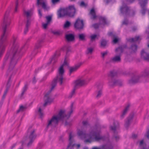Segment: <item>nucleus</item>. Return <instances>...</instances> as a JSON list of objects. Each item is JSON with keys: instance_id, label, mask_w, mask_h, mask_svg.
<instances>
[{"instance_id": "c756f323", "label": "nucleus", "mask_w": 149, "mask_h": 149, "mask_svg": "<svg viewBox=\"0 0 149 149\" xmlns=\"http://www.w3.org/2000/svg\"><path fill=\"white\" fill-rule=\"evenodd\" d=\"M4 50V45L2 44H0V57L2 55Z\"/></svg>"}, {"instance_id": "f257e3e1", "label": "nucleus", "mask_w": 149, "mask_h": 149, "mask_svg": "<svg viewBox=\"0 0 149 149\" xmlns=\"http://www.w3.org/2000/svg\"><path fill=\"white\" fill-rule=\"evenodd\" d=\"M13 46L9 52L8 53L5 57L3 63L6 61H10L9 69L14 68L17 62V57L23 47L22 45H20L16 41V38L13 37L12 41Z\"/></svg>"}, {"instance_id": "39448f33", "label": "nucleus", "mask_w": 149, "mask_h": 149, "mask_svg": "<svg viewBox=\"0 0 149 149\" xmlns=\"http://www.w3.org/2000/svg\"><path fill=\"white\" fill-rule=\"evenodd\" d=\"M36 137L35 130L31 127H29L26 136L23 138L22 141V144H27L28 146H30Z\"/></svg>"}, {"instance_id": "49530a36", "label": "nucleus", "mask_w": 149, "mask_h": 149, "mask_svg": "<svg viewBox=\"0 0 149 149\" xmlns=\"http://www.w3.org/2000/svg\"><path fill=\"white\" fill-rule=\"evenodd\" d=\"M97 35L95 34L92 35L91 36V40L93 41L94 40L95 38L96 37Z\"/></svg>"}, {"instance_id": "423d86ee", "label": "nucleus", "mask_w": 149, "mask_h": 149, "mask_svg": "<svg viewBox=\"0 0 149 149\" xmlns=\"http://www.w3.org/2000/svg\"><path fill=\"white\" fill-rule=\"evenodd\" d=\"M56 85V79H54L52 82L51 87L50 90L47 92H46L44 97V100L45 103L43 105L44 107H45L47 105L52 102L53 99L50 98L49 95L50 93L54 88Z\"/></svg>"}, {"instance_id": "72a5a7b5", "label": "nucleus", "mask_w": 149, "mask_h": 149, "mask_svg": "<svg viewBox=\"0 0 149 149\" xmlns=\"http://www.w3.org/2000/svg\"><path fill=\"white\" fill-rule=\"evenodd\" d=\"M123 49L122 47H119L116 49V52L120 55L123 52Z\"/></svg>"}, {"instance_id": "79ce46f5", "label": "nucleus", "mask_w": 149, "mask_h": 149, "mask_svg": "<svg viewBox=\"0 0 149 149\" xmlns=\"http://www.w3.org/2000/svg\"><path fill=\"white\" fill-rule=\"evenodd\" d=\"M93 51V49L92 48H88L87 49V53L88 54H91Z\"/></svg>"}, {"instance_id": "dca6fc26", "label": "nucleus", "mask_w": 149, "mask_h": 149, "mask_svg": "<svg viewBox=\"0 0 149 149\" xmlns=\"http://www.w3.org/2000/svg\"><path fill=\"white\" fill-rule=\"evenodd\" d=\"M65 38L67 41L68 42H72L74 40V36L72 34H66Z\"/></svg>"}, {"instance_id": "7ed1b4c3", "label": "nucleus", "mask_w": 149, "mask_h": 149, "mask_svg": "<svg viewBox=\"0 0 149 149\" xmlns=\"http://www.w3.org/2000/svg\"><path fill=\"white\" fill-rule=\"evenodd\" d=\"M10 10V9L9 8L6 12L4 16L3 22L1 26L3 33L1 36L0 44H2L4 45V50L6 45L4 43V42L6 40L7 37V34L6 32V29L9 26L11 22L10 18L8 17V15Z\"/></svg>"}, {"instance_id": "20e7f679", "label": "nucleus", "mask_w": 149, "mask_h": 149, "mask_svg": "<svg viewBox=\"0 0 149 149\" xmlns=\"http://www.w3.org/2000/svg\"><path fill=\"white\" fill-rule=\"evenodd\" d=\"M58 12V18L66 16L73 17L76 13V9L74 6L71 5L65 8H61Z\"/></svg>"}, {"instance_id": "a878e982", "label": "nucleus", "mask_w": 149, "mask_h": 149, "mask_svg": "<svg viewBox=\"0 0 149 149\" xmlns=\"http://www.w3.org/2000/svg\"><path fill=\"white\" fill-rule=\"evenodd\" d=\"M92 149H112V148L108 147L106 145H104L100 147H93Z\"/></svg>"}, {"instance_id": "f8f14e48", "label": "nucleus", "mask_w": 149, "mask_h": 149, "mask_svg": "<svg viewBox=\"0 0 149 149\" xmlns=\"http://www.w3.org/2000/svg\"><path fill=\"white\" fill-rule=\"evenodd\" d=\"M120 10L121 14L123 15H127L129 13V8L126 5H123L120 7Z\"/></svg>"}, {"instance_id": "09e8293b", "label": "nucleus", "mask_w": 149, "mask_h": 149, "mask_svg": "<svg viewBox=\"0 0 149 149\" xmlns=\"http://www.w3.org/2000/svg\"><path fill=\"white\" fill-rule=\"evenodd\" d=\"M15 2V12H16L17 11V9L18 7V3L17 2V0H16Z\"/></svg>"}, {"instance_id": "052dcab7", "label": "nucleus", "mask_w": 149, "mask_h": 149, "mask_svg": "<svg viewBox=\"0 0 149 149\" xmlns=\"http://www.w3.org/2000/svg\"><path fill=\"white\" fill-rule=\"evenodd\" d=\"M104 1L106 3H108L109 2L111 1V0H104Z\"/></svg>"}, {"instance_id": "bb28decb", "label": "nucleus", "mask_w": 149, "mask_h": 149, "mask_svg": "<svg viewBox=\"0 0 149 149\" xmlns=\"http://www.w3.org/2000/svg\"><path fill=\"white\" fill-rule=\"evenodd\" d=\"M130 105H128L125 108L124 110H123L122 114L121 116V117L123 118L124 116L127 113V111L128 110Z\"/></svg>"}, {"instance_id": "b1692460", "label": "nucleus", "mask_w": 149, "mask_h": 149, "mask_svg": "<svg viewBox=\"0 0 149 149\" xmlns=\"http://www.w3.org/2000/svg\"><path fill=\"white\" fill-rule=\"evenodd\" d=\"M112 60L114 62H120V55L116 56L113 58Z\"/></svg>"}, {"instance_id": "a19ab883", "label": "nucleus", "mask_w": 149, "mask_h": 149, "mask_svg": "<svg viewBox=\"0 0 149 149\" xmlns=\"http://www.w3.org/2000/svg\"><path fill=\"white\" fill-rule=\"evenodd\" d=\"M107 44V42L106 41L104 40H102L101 42V45L102 47H104Z\"/></svg>"}, {"instance_id": "a18cd8bd", "label": "nucleus", "mask_w": 149, "mask_h": 149, "mask_svg": "<svg viewBox=\"0 0 149 149\" xmlns=\"http://www.w3.org/2000/svg\"><path fill=\"white\" fill-rule=\"evenodd\" d=\"M70 23L69 22L67 21L64 25V27L65 28L68 27L70 26Z\"/></svg>"}, {"instance_id": "412c9836", "label": "nucleus", "mask_w": 149, "mask_h": 149, "mask_svg": "<svg viewBox=\"0 0 149 149\" xmlns=\"http://www.w3.org/2000/svg\"><path fill=\"white\" fill-rule=\"evenodd\" d=\"M119 127V124L118 122L114 123V127L111 126L110 128L111 130L113 131L114 133H115V130L117 129Z\"/></svg>"}, {"instance_id": "c03bdc74", "label": "nucleus", "mask_w": 149, "mask_h": 149, "mask_svg": "<svg viewBox=\"0 0 149 149\" xmlns=\"http://www.w3.org/2000/svg\"><path fill=\"white\" fill-rule=\"evenodd\" d=\"M25 109L24 107L23 106H21L20 107L19 109L17 111V112H19L20 111H22L24 110Z\"/></svg>"}, {"instance_id": "e2e57ef3", "label": "nucleus", "mask_w": 149, "mask_h": 149, "mask_svg": "<svg viewBox=\"0 0 149 149\" xmlns=\"http://www.w3.org/2000/svg\"><path fill=\"white\" fill-rule=\"evenodd\" d=\"M39 14L40 16V17H41L42 16V14L41 13V11L40 10H38Z\"/></svg>"}, {"instance_id": "c85d7f7f", "label": "nucleus", "mask_w": 149, "mask_h": 149, "mask_svg": "<svg viewBox=\"0 0 149 149\" xmlns=\"http://www.w3.org/2000/svg\"><path fill=\"white\" fill-rule=\"evenodd\" d=\"M133 117V116H131L127 119V120L126 121L125 125L126 127H127L130 124L131 120H132Z\"/></svg>"}, {"instance_id": "bf43d9fd", "label": "nucleus", "mask_w": 149, "mask_h": 149, "mask_svg": "<svg viewBox=\"0 0 149 149\" xmlns=\"http://www.w3.org/2000/svg\"><path fill=\"white\" fill-rule=\"evenodd\" d=\"M114 138H115V139H116V141H117L119 139V136H118V135H117V136H115Z\"/></svg>"}, {"instance_id": "a211bd4d", "label": "nucleus", "mask_w": 149, "mask_h": 149, "mask_svg": "<svg viewBox=\"0 0 149 149\" xmlns=\"http://www.w3.org/2000/svg\"><path fill=\"white\" fill-rule=\"evenodd\" d=\"M146 145L144 143L143 140H142L139 142V147L141 149H149V146L146 148Z\"/></svg>"}, {"instance_id": "5701e85b", "label": "nucleus", "mask_w": 149, "mask_h": 149, "mask_svg": "<svg viewBox=\"0 0 149 149\" xmlns=\"http://www.w3.org/2000/svg\"><path fill=\"white\" fill-rule=\"evenodd\" d=\"M31 20L30 19H28L27 20V23L26 24V28L24 29V33L26 34V33L28 32V27L29 26L30 24Z\"/></svg>"}, {"instance_id": "4d7b16f0", "label": "nucleus", "mask_w": 149, "mask_h": 149, "mask_svg": "<svg viewBox=\"0 0 149 149\" xmlns=\"http://www.w3.org/2000/svg\"><path fill=\"white\" fill-rule=\"evenodd\" d=\"M118 41V40L117 38H115L113 40V42L115 43H116Z\"/></svg>"}, {"instance_id": "4468645a", "label": "nucleus", "mask_w": 149, "mask_h": 149, "mask_svg": "<svg viewBox=\"0 0 149 149\" xmlns=\"http://www.w3.org/2000/svg\"><path fill=\"white\" fill-rule=\"evenodd\" d=\"M73 137L72 133H70L69 135V143L67 149H74L73 147L75 144L74 143V141L72 139Z\"/></svg>"}, {"instance_id": "1a4fd4ad", "label": "nucleus", "mask_w": 149, "mask_h": 149, "mask_svg": "<svg viewBox=\"0 0 149 149\" xmlns=\"http://www.w3.org/2000/svg\"><path fill=\"white\" fill-rule=\"evenodd\" d=\"M56 126V116H53L51 119L47 121V128L48 129H55Z\"/></svg>"}, {"instance_id": "e433bc0d", "label": "nucleus", "mask_w": 149, "mask_h": 149, "mask_svg": "<svg viewBox=\"0 0 149 149\" xmlns=\"http://www.w3.org/2000/svg\"><path fill=\"white\" fill-rule=\"evenodd\" d=\"M116 74V73L115 72L113 71H111L109 75V76L111 77H112L115 76Z\"/></svg>"}, {"instance_id": "2f4dec72", "label": "nucleus", "mask_w": 149, "mask_h": 149, "mask_svg": "<svg viewBox=\"0 0 149 149\" xmlns=\"http://www.w3.org/2000/svg\"><path fill=\"white\" fill-rule=\"evenodd\" d=\"M99 19L100 21L102 22L104 25L106 24H107L106 19L104 17H100Z\"/></svg>"}, {"instance_id": "3c124183", "label": "nucleus", "mask_w": 149, "mask_h": 149, "mask_svg": "<svg viewBox=\"0 0 149 149\" xmlns=\"http://www.w3.org/2000/svg\"><path fill=\"white\" fill-rule=\"evenodd\" d=\"M101 94H102L101 91V90L99 91L98 92L96 97L97 98L100 97Z\"/></svg>"}, {"instance_id": "6ab92c4d", "label": "nucleus", "mask_w": 149, "mask_h": 149, "mask_svg": "<svg viewBox=\"0 0 149 149\" xmlns=\"http://www.w3.org/2000/svg\"><path fill=\"white\" fill-rule=\"evenodd\" d=\"M25 15L26 17L29 18L33 14V10L32 9H31L24 12Z\"/></svg>"}, {"instance_id": "7c9ffc66", "label": "nucleus", "mask_w": 149, "mask_h": 149, "mask_svg": "<svg viewBox=\"0 0 149 149\" xmlns=\"http://www.w3.org/2000/svg\"><path fill=\"white\" fill-rule=\"evenodd\" d=\"M90 14L92 16V17H91L92 19H94L96 18V16L94 9L93 8L91 9L90 12Z\"/></svg>"}, {"instance_id": "ea45409f", "label": "nucleus", "mask_w": 149, "mask_h": 149, "mask_svg": "<svg viewBox=\"0 0 149 149\" xmlns=\"http://www.w3.org/2000/svg\"><path fill=\"white\" fill-rule=\"evenodd\" d=\"M137 47V46L136 45H132L131 46V49L134 52H135L136 50Z\"/></svg>"}, {"instance_id": "6e6d98bb", "label": "nucleus", "mask_w": 149, "mask_h": 149, "mask_svg": "<svg viewBox=\"0 0 149 149\" xmlns=\"http://www.w3.org/2000/svg\"><path fill=\"white\" fill-rule=\"evenodd\" d=\"M107 52H104L102 53L101 54L102 55V57H104L105 55H107Z\"/></svg>"}, {"instance_id": "de8ad7c7", "label": "nucleus", "mask_w": 149, "mask_h": 149, "mask_svg": "<svg viewBox=\"0 0 149 149\" xmlns=\"http://www.w3.org/2000/svg\"><path fill=\"white\" fill-rule=\"evenodd\" d=\"M99 24H95L93 25V26L95 29H97L99 27Z\"/></svg>"}, {"instance_id": "cd10ccee", "label": "nucleus", "mask_w": 149, "mask_h": 149, "mask_svg": "<svg viewBox=\"0 0 149 149\" xmlns=\"http://www.w3.org/2000/svg\"><path fill=\"white\" fill-rule=\"evenodd\" d=\"M38 113L39 115V117L40 118H42L44 116V113L42 112V110L41 107H40L38 110Z\"/></svg>"}, {"instance_id": "aec40b11", "label": "nucleus", "mask_w": 149, "mask_h": 149, "mask_svg": "<svg viewBox=\"0 0 149 149\" xmlns=\"http://www.w3.org/2000/svg\"><path fill=\"white\" fill-rule=\"evenodd\" d=\"M80 65H77L74 67H72L70 68V73L71 74L72 72L76 71L79 67Z\"/></svg>"}, {"instance_id": "0eeeda50", "label": "nucleus", "mask_w": 149, "mask_h": 149, "mask_svg": "<svg viewBox=\"0 0 149 149\" xmlns=\"http://www.w3.org/2000/svg\"><path fill=\"white\" fill-rule=\"evenodd\" d=\"M73 107V104H72L71 105V110L68 115H66L65 113L64 110H61L60 111L58 114L56 115V122L58 120H63L64 118L66 119L68 118L70 116L71 114L72 113L73 110L72 108Z\"/></svg>"}, {"instance_id": "338daca9", "label": "nucleus", "mask_w": 149, "mask_h": 149, "mask_svg": "<svg viewBox=\"0 0 149 149\" xmlns=\"http://www.w3.org/2000/svg\"><path fill=\"white\" fill-rule=\"evenodd\" d=\"M136 137H137V135H136V134H133L132 135V137L133 138H136Z\"/></svg>"}, {"instance_id": "f3484780", "label": "nucleus", "mask_w": 149, "mask_h": 149, "mask_svg": "<svg viewBox=\"0 0 149 149\" xmlns=\"http://www.w3.org/2000/svg\"><path fill=\"white\" fill-rule=\"evenodd\" d=\"M86 81L84 80L79 79L76 80L75 83V88H76L77 86H81L86 83Z\"/></svg>"}, {"instance_id": "4be33fe9", "label": "nucleus", "mask_w": 149, "mask_h": 149, "mask_svg": "<svg viewBox=\"0 0 149 149\" xmlns=\"http://www.w3.org/2000/svg\"><path fill=\"white\" fill-rule=\"evenodd\" d=\"M140 40V37L139 36H137L134 38H132L128 39V41L131 42H136L137 41Z\"/></svg>"}, {"instance_id": "9d476101", "label": "nucleus", "mask_w": 149, "mask_h": 149, "mask_svg": "<svg viewBox=\"0 0 149 149\" xmlns=\"http://www.w3.org/2000/svg\"><path fill=\"white\" fill-rule=\"evenodd\" d=\"M139 3L142 9L141 10V13L143 15H144L146 10V6L148 3V0H139Z\"/></svg>"}, {"instance_id": "5fc2aeb1", "label": "nucleus", "mask_w": 149, "mask_h": 149, "mask_svg": "<svg viewBox=\"0 0 149 149\" xmlns=\"http://www.w3.org/2000/svg\"><path fill=\"white\" fill-rule=\"evenodd\" d=\"M128 23V21L127 20L125 19L123 22V24L126 25Z\"/></svg>"}, {"instance_id": "2eb2a0df", "label": "nucleus", "mask_w": 149, "mask_h": 149, "mask_svg": "<svg viewBox=\"0 0 149 149\" xmlns=\"http://www.w3.org/2000/svg\"><path fill=\"white\" fill-rule=\"evenodd\" d=\"M141 57L144 60L149 61V54L145 51L144 49L142 50L141 52Z\"/></svg>"}, {"instance_id": "603ef678", "label": "nucleus", "mask_w": 149, "mask_h": 149, "mask_svg": "<svg viewBox=\"0 0 149 149\" xmlns=\"http://www.w3.org/2000/svg\"><path fill=\"white\" fill-rule=\"evenodd\" d=\"M145 136H146L148 139H149V128L147 129V132L145 135Z\"/></svg>"}, {"instance_id": "864d4df0", "label": "nucleus", "mask_w": 149, "mask_h": 149, "mask_svg": "<svg viewBox=\"0 0 149 149\" xmlns=\"http://www.w3.org/2000/svg\"><path fill=\"white\" fill-rule=\"evenodd\" d=\"M51 62L52 63H55V57H53L52 59Z\"/></svg>"}, {"instance_id": "f03ea898", "label": "nucleus", "mask_w": 149, "mask_h": 149, "mask_svg": "<svg viewBox=\"0 0 149 149\" xmlns=\"http://www.w3.org/2000/svg\"><path fill=\"white\" fill-rule=\"evenodd\" d=\"M77 134L79 138L81 139H85V143H91L95 141H98L100 140H105L104 137L100 135V128H94L89 134H86V132L83 130H79L77 131Z\"/></svg>"}, {"instance_id": "473e14b6", "label": "nucleus", "mask_w": 149, "mask_h": 149, "mask_svg": "<svg viewBox=\"0 0 149 149\" xmlns=\"http://www.w3.org/2000/svg\"><path fill=\"white\" fill-rule=\"evenodd\" d=\"M27 86L26 85H25L23 88L22 90V92L21 95L20 97L21 99L22 98L25 92H26V91L27 90Z\"/></svg>"}, {"instance_id": "6e6552de", "label": "nucleus", "mask_w": 149, "mask_h": 149, "mask_svg": "<svg viewBox=\"0 0 149 149\" xmlns=\"http://www.w3.org/2000/svg\"><path fill=\"white\" fill-rule=\"evenodd\" d=\"M64 70L63 65H61L58 70V74L56 77V82H58L60 85L62 84L63 80V75Z\"/></svg>"}, {"instance_id": "58836bf2", "label": "nucleus", "mask_w": 149, "mask_h": 149, "mask_svg": "<svg viewBox=\"0 0 149 149\" xmlns=\"http://www.w3.org/2000/svg\"><path fill=\"white\" fill-rule=\"evenodd\" d=\"M79 5L82 7H86L87 6V4L85 3L84 1H81L79 3Z\"/></svg>"}, {"instance_id": "13d9d810", "label": "nucleus", "mask_w": 149, "mask_h": 149, "mask_svg": "<svg viewBox=\"0 0 149 149\" xmlns=\"http://www.w3.org/2000/svg\"><path fill=\"white\" fill-rule=\"evenodd\" d=\"M67 65V62L65 60V59L63 64L61 65H63V67L64 65Z\"/></svg>"}, {"instance_id": "c9c22d12", "label": "nucleus", "mask_w": 149, "mask_h": 149, "mask_svg": "<svg viewBox=\"0 0 149 149\" xmlns=\"http://www.w3.org/2000/svg\"><path fill=\"white\" fill-rule=\"evenodd\" d=\"M49 23L46 22V23H43L42 24V27L44 29H46Z\"/></svg>"}, {"instance_id": "69168bd1", "label": "nucleus", "mask_w": 149, "mask_h": 149, "mask_svg": "<svg viewBox=\"0 0 149 149\" xmlns=\"http://www.w3.org/2000/svg\"><path fill=\"white\" fill-rule=\"evenodd\" d=\"M36 79L35 77H34L33 79V83H35L36 82Z\"/></svg>"}, {"instance_id": "680f3d73", "label": "nucleus", "mask_w": 149, "mask_h": 149, "mask_svg": "<svg viewBox=\"0 0 149 149\" xmlns=\"http://www.w3.org/2000/svg\"><path fill=\"white\" fill-rule=\"evenodd\" d=\"M7 92V91L6 90L4 92V93L3 96V98H4L5 97V96H6V95Z\"/></svg>"}, {"instance_id": "9b49d317", "label": "nucleus", "mask_w": 149, "mask_h": 149, "mask_svg": "<svg viewBox=\"0 0 149 149\" xmlns=\"http://www.w3.org/2000/svg\"><path fill=\"white\" fill-rule=\"evenodd\" d=\"M84 25L83 20L78 18L76 20L74 24V26L76 29H82L84 27Z\"/></svg>"}, {"instance_id": "0e129e2a", "label": "nucleus", "mask_w": 149, "mask_h": 149, "mask_svg": "<svg viewBox=\"0 0 149 149\" xmlns=\"http://www.w3.org/2000/svg\"><path fill=\"white\" fill-rule=\"evenodd\" d=\"M129 3H132L135 0H127Z\"/></svg>"}, {"instance_id": "393cba45", "label": "nucleus", "mask_w": 149, "mask_h": 149, "mask_svg": "<svg viewBox=\"0 0 149 149\" xmlns=\"http://www.w3.org/2000/svg\"><path fill=\"white\" fill-rule=\"evenodd\" d=\"M139 78L138 77H133L129 81V83L131 84H134L138 82Z\"/></svg>"}, {"instance_id": "f704fd0d", "label": "nucleus", "mask_w": 149, "mask_h": 149, "mask_svg": "<svg viewBox=\"0 0 149 149\" xmlns=\"http://www.w3.org/2000/svg\"><path fill=\"white\" fill-rule=\"evenodd\" d=\"M52 16V15H48L46 16L45 18L47 20V22L49 24L51 21Z\"/></svg>"}, {"instance_id": "4c0bfd02", "label": "nucleus", "mask_w": 149, "mask_h": 149, "mask_svg": "<svg viewBox=\"0 0 149 149\" xmlns=\"http://www.w3.org/2000/svg\"><path fill=\"white\" fill-rule=\"evenodd\" d=\"M79 38L81 40H84L85 39V36L83 34H81L79 35Z\"/></svg>"}, {"instance_id": "37998d69", "label": "nucleus", "mask_w": 149, "mask_h": 149, "mask_svg": "<svg viewBox=\"0 0 149 149\" xmlns=\"http://www.w3.org/2000/svg\"><path fill=\"white\" fill-rule=\"evenodd\" d=\"M75 88H74L73 89L69 97L70 98L72 97L74 94H75Z\"/></svg>"}, {"instance_id": "8fccbe9b", "label": "nucleus", "mask_w": 149, "mask_h": 149, "mask_svg": "<svg viewBox=\"0 0 149 149\" xmlns=\"http://www.w3.org/2000/svg\"><path fill=\"white\" fill-rule=\"evenodd\" d=\"M82 123L83 126L84 127L87 126V125H88V123L86 121H83L82 122Z\"/></svg>"}, {"instance_id": "ddd939ff", "label": "nucleus", "mask_w": 149, "mask_h": 149, "mask_svg": "<svg viewBox=\"0 0 149 149\" xmlns=\"http://www.w3.org/2000/svg\"><path fill=\"white\" fill-rule=\"evenodd\" d=\"M37 5L38 6L39 5H41L42 8L45 10H48L49 8L48 6L47 1L45 0H37Z\"/></svg>"}, {"instance_id": "774afa93", "label": "nucleus", "mask_w": 149, "mask_h": 149, "mask_svg": "<svg viewBox=\"0 0 149 149\" xmlns=\"http://www.w3.org/2000/svg\"><path fill=\"white\" fill-rule=\"evenodd\" d=\"M52 2L53 4H54L56 3V0H52Z\"/></svg>"}]
</instances>
